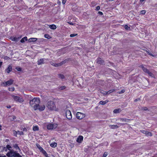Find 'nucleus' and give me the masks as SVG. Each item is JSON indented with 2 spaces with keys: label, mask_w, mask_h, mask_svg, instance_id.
I'll list each match as a JSON object with an SVG mask.
<instances>
[{
  "label": "nucleus",
  "mask_w": 157,
  "mask_h": 157,
  "mask_svg": "<svg viewBox=\"0 0 157 157\" xmlns=\"http://www.w3.org/2000/svg\"><path fill=\"white\" fill-rule=\"evenodd\" d=\"M17 134L20 135H23L24 133H23V132L18 131H17Z\"/></svg>",
  "instance_id": "41"
},
{
  "label": "nucleus",
  "mask_w": 157,
  "mask_h": 157,
  "mask_svg": "<svg viewBox=\"0 0 157 157\" xmlns=\"http://www.w3.org/2000/svg\"><path fill=\"white\" fill-rule=\"evenodd\" d=\"M11 118L10 119L11 120H14L16 119V117L14 116H12L10 117Z\"/></svg>",
  "instance_id": "35"
},
{
  "label": "nucleus",
  "mask_w": 157,
  "mask_h": 157,
  "mask_svg": "<svg viewBox=\"0 0 157 157\" xmlns=\"http://www.w3.org/2000/svg\"><path fill=\"white\" fill-rule=\"evenodd\" d=\"M57 127L56 124H49L47 125V129L48 130H51L55 129Z\"/></svg>",
  "instance_id": "6"
},
{
  "label": "nucleus",
  "mask_w": 157,
  "mask_h": 157,
  "mask_svg": "<svg viewBox=\"0 0 157 157\" xmlns=\"http://www.w3.org/2000/svg\"><path fill=\"white\" fill-rule=\"evenodd\" d=\"M107 153L105 152V153H104L103 157H106L107 156Z\"/></svg>",
  "instance_id": "50"
},
{
  "label": "nucleus",
  "mask_w": 157,
  "mask_h": 157,
  "mask_svg": "<svg viewBox=\"0 0 157 157\" xmlns=\"http://www.w3.org/2000/svg\"><path fill=\"white\" fill-rule=\"evenodd\" d=\"M83 137L81 136H79L77 139L76 141L78 143H81L83 140Z\"/></svg>",
  "instance_id": "12"
},
{
  "label": "nucleus",
  "mask_w": 157,
  "mask_h": 157,
  "mask_svg": "<svg viewBox=\"0 0 157 157\" xmlns=\"http://www.w3.org/2000/svg\"><path fill=\"white\" fill-rule=\"evenodd\" d=\"M39 130V128L37 126H35L33 127V131H38Z\"/></svg>",
  "instance_id": "29"
},
{
  "label": "nucleus",
  "mask_w": 157,
  "mask_h": 157,
  "mask_svg": "<svg viewBox=\"0 0 157 157\" xmlns=\"http://www.w3.org/2000/svg\"><path fill=\"white\" fill-rule=\"evenodd\" d=\"M47 59H41L38 60L37 61L38 64V65H40L42 64H44L47 62Z\"/></svg>",
  "instance_id": "10"
},
{
  "label": "nucleus",
  "mask_w": 157,
  "mask_h": 157,
  "mask_svg": "<svg viewBox=\"0 0 157 157\" xmlns=\"http://www.w3.org/2000/svg\"><path fill=\"white\" fill-rule=\"evenodd\" d=\"M148 109L146 107H142L140 109L144 110H147Z\"/></svg>",
  "instance_id": "36"
},
{
  "label": "nucleus",
  "mask_w": 157,
  "mask_h": 157,
  "mask_svg": "<svg viewBox=\"0 0 157 157\" xmlns=\"http://www.w3.org/2000/svg\"><path fill=\"white\" fill-rule=\"evenodd\" d=\"M66 1L67 0H63L62 1V4H64L65 3Z\"/></svg>",
  "instance_id": "51"
},
{
  "label": "nucleus",
  "mask_w": 157,
  "mask_h": 157,
  "mask_svg": "<svg viewBox=\"0 0 157 157\" xmlns=\"http://www.w3.org/2000/svg\"><path fill=\"white\" fill-rule=\"evenodd\" d=\"M146 12L145 10H142L141 11V13L142 14H144Z\"/></svg>",
  "instance_id": "43"
},
{
  "label": "nucleus",
  "mask_w": 157,
  "mask_h": 157,
  "mask_svg": "<svg viewBox=\"0 0 157 157\" xmlns=\"http://www.w3.org/2000/svg\"><path fill=\"white\" fill-rule=\"evenodd\" d=\"M140 131L141 132H142V133H143L144 134H146V132H147V131L144 130H141Z\"/></svg>",
  "instance_id": "46"
},
{
  "label": "nucleus",
  "mask_w": 157,
  "mask_h": 157,
  "mask_svg": "<svg viewBox=\"0 0 157 157\" xmlns=\"http://www.w3.org/2000/svg\"><path fill=\"white\" fill-rule=\"evenodd\" d=\"M117 125L119 126V127L123 125H124L122 123H117Z\"/></svg>",
  "instance_id": "47"
},
{
  "label": "nucleus",
  "mask_w": 157,
  "mask_h": 157,
  "mask_svg": "<svg viewBox=\"0 0 157 157\" xmlns=\"http://www.w3.org/2000/svg\"><path fill=\"white\" fill-rule=\"evenodd\" d=\"M113 0H109V1H113Z\"/></svg>",
  "instance_id": "59"
},
{
  "label": "nucleus",
  "mask_w": 157,
  "mask_h": 157,
  "mask_svg": "<svg viewBox=\"0 0 157 157\" xmlns=\"http://www.w3.org/2000/svg\"><path fill=\"white\" fill-rule=\"evenodd\" d=\"M47 106L48 108L51 110L57 111V109L55 103L52 101H48L47 105Z\"/></svg>",
  "instance_id": "2"
},
{
  "label": "nucleus",
  "mask_w": 157,
  "mask_h": 157,
  "mask_svg": "<svg viewBox=\"0 0 157 157\" xmlns=\"http://www.w3.org/2000/svg\"><path fill=\"white\" fill-rule=\"evenodd\" d=\"M121 111L120 109H116L114 110L113 112L114 113H120Z\"/></svg>",
  "instance_id": "20"
},
{
  "label": "nucleus",
  "mask_w": 157,
  "mask_h": 157,
  "mask_svg": "<svg viewBox=\"0 0 157 157\" xmlns=\"http://www.w3.org/2000/svg\"><path fill=\"white\" fill-rule=\"evenodd\" d=\"M12 70V67L11 65H9L8 66L6 70V72L8 73H10Z\"/></svg>",
  "instance_id": "15"
},
{
  "label": "nucleus",
  "mask_w": 157,
  "mask_h": 157,
  "mask_svg": "<svg viewBox=\"0 0 157 157\" xmlns=\"http://www.w3.org/2000/svg\"><path fill=\"white\" fill-rule=\"evenodd\" d=\"M37 107V109H38L40 111L44 110L45 108V106L44 105H39V104Z\"/></svg>",
  "instance_id": "11"
},
{
  "label": "nucleus",
  "mask_w": 157,
  "mask_h": 157,
  "mask_svg": "<svg viewBox=\"0 0 157 157\" xmlns=\"http://www.w3.org/2000/svg\"><path fill=\"white\" fill-rule=\"evenodd\" d=\"M124 92H125V90H121L119 91L118 93L119 94H122V93H124Z\"/></svg>",
  "instance_id": "45"
},
{
  "label": "nucleus",
  "mask_w": 157,
  "mask_h": 157,
  "mask_svg": "<svg viewBox=\"0 0 157 157\" xmlns=\"http://www.w3.org/2000/svg\"><path fill=\"white\" fill-rule=\"evenodd\" d=\"M119 120L121 122H127L128 120L126 118H121L119 119Z\"/></svg>",
  "instance_id": "25"
},
{
  "label": "nucleus",
  "mask_w": 157,
  "mask_h": 157,
  "mask_svg": "<svg viewBox=\"0 0 157 157\" xmlns=\"http://www.w3.org/2000/svg\"><path fill=\"white\" fill-rule=\"evenodd\" d=\"M40 103V100L39 98H34L30 101V105L35 110H37L38 105Z\"/></svg>",
  "instance_id": "1"
},
{
  "label": "nucleus",
  "mask_w": 157,
  "mask_h": 157,
  "mask_svg": "<svg viewBox=\"0 0 157 157\" xmlns=\"http://www.w3.org/2000/svg\"><path fill=\"white\" fill-rule=\"evenodd\" d=\"M37 40V38H31L29 39L28 41L29 42H34L36 41Z\"/></svg>",
  "instance_id": "19"
},
{
  "label": "nucleus",
  "mask_w": 157,
  "mask_h": 157,
  "mask_svg": "<svg viewBox=\"0 0 157 157\" xmlns=\"http://www.w3.org/2000/svg\"><path fill=\"white\" fill-rule=\"evenodd\" d=\"M13 147H14V149H15L16 150H17V151L20 152L21 151V150L20 149L19 147L18 146L17 144H13Z\"/></svg>",
  "instance_id": "14"
},
{
  "label": "nucleus",
  "mask_w": 157,
  "mask_h": 157,
  "mask_svg": "<svg viewBox=\"0 0 157 157\" xmlns=\"http://www.w3.org/2000/svg\"><path fill=\"white\" fill-rule=\"evenodd\" d=\"M12 97L14 101H18L20 103H22L24 101V100L22 98L17 96L12 95Z\"/></svg>",
  "instance_id": "4"
},
{
  "label": "nucleus",
  "mask_w": 157,
  "mask_h": 157,
  "mask_svg": "<svg viewBox=\"0 0 157 157\" xmlns=\"http://www.w3.org/2000/svg\"><path fill=\"white\" fill-rule=\"evenodd\" d=\"M138 100L137 99H135V100H134V101H135V102H136V101H138Z\"/></svg>",
  "instance_id": "57"
},
{
  "label": "nucleus",
  "mask_w": 157,
  "mask_h": 157,
  "mask_svg": "<svg viewBox=\"0 0 157 157\" xmlns=\"http://www.w3.org/2000/svg\"><path fill=\"white\" fill-rule=\"evenodd\" d=\"M145 135L147 136H152V134L151 132L147 131Z\"/></svg>",
  "instance_id": "27"
},
{
  "label": "nucleus",
  "mask_w": 157,
  "mask_h": 157,
  "mask_svg": "<svg viewBox=\"0 0 157 157\" xmlns=\"http://www.w3.org/2000/svg\"><path fill=\"white\" fill-rule=\"evenodd\" d=\"M6 155L8 157H22L17 151H14L13 150L8 152Z\"/></svg>",
  "instance_id": "3"
},
{
  "label": "nucleus",
  "mask_w": 157,
  "mask_h": 157,
  "mask_svg": "<svg viewBox=\"0 0 157 157\" xmlns=\"http://www.w3.org/2000/svg\"><path fill=\"white\" fill-rule=\"evenodd\" d=\"M141 67L144 72L150 76L152 77H154V75L150 72L147 69L144 67L143 65H142L141 66Z\"/></svg>",
  "instance_id": "5"
},
{
  "label": "nucleus",
  "mask_w": 157,
  "mask_h": 157,
  "mask_svg": "<svg viewBox=\"0 0 157 157\" xmlns=\"http://www.w3.org/2000/svg\"><path fill=\"white\" fill-rule=\"evenodd\" d=\"M6 148L7 149L10 151H11L12 150H11V148H12L11 147L9 144H8L6 145Z\"/></svg>",
  "instance_id": "31"
},
{
  "label": "nucleus",
  "mask_w": 157,
  "mask_h": 157,
  "mask_svg": "<svg viewBox=\"0 0 157 157\" xmlns=\"http://www.w3.org/2000/svg\"><path fill=\"white\" fill-rule=\"evenodd\" d=\"M12 40L14 41H17V37H15L13 38Z\"/></svg>",
  "instance_id": "49"
},
{
  "label": "nucleus",
  "mask_w": 157,
  "mask_h": 157,
  "mask_svg": "<svg viewBox=\"0 0 157 157\" xmlns=\"http://www.w3.org/2000/svg\"><path fill=\"white\" fill-rule=\"evenodd\" d=\"M21 130L23 131H27V129L25 127H23V126H21Z\"/></svg>",
  "instance_id": "34"
},
{
  "label": "nucleus",
  "mask_w": 157,
  "mask_h": 157,
  "mask_svg": "<svg viewBox=\"0 0 157 157\" xmlns=\"http://www.w3.org/2000/svg\"><path fill=\"white\" fill-rule=\"evenodd\" d=\"M37 147L39 149L40 151H41L42 150H43V149L42 147L40 146L39 144H37L36 145Z\"/></svg>",
  "instance_id": "26"
},
{
  "label": "nucleus",
  "mask_w": 157,
  "mask_h": 157,
  "mask_svg": "<svg viewBox=\"0 0 157 157\" xmlns=\"http://www.w3.org/2000/svg\"><path fill=\"white\" fill-rule=\"evenodd\" d=\"M124 28L125 29L127 30H128L130 29V27L128 26L127 25H125L124 26Z\"/></svg>",
  "instance_id": "33"
},
{
  "label": "nucleus",
  "mask_w": 157,
  "mask_h": 157,
  "mask_svg": "<svg viewBox=\"0 0 157 157\" xmlns=\"http://www.w3.org/2000/svg\"><path fill=\"white\" fill-rule=\"evenodd\" d=\"M27 40V38L26 36H25L20 41L21 43H24L25 41Z\"/></svg>",
  "instance_id": "24"
},
{
  "label": "nucleus",
  "mask_w": 157,
  "mask_h": 157,
  "mask_svg": "<svg viewBox=\"0 0 157 157\" xmlns=\"http://www.w3.org/2000/svg\"><path fill=\"white\" fill-rule=\"evenodd\" d=\"M2 157H6V156L5 155H4L3 156H2Z\"/></svg>",
  "instance_id": "58"
},
{
  "label": "nucleus",
  "mask_w": 157,
  "mask_h": 157,
  "mask_svg": "<svg viewBox=\"0 0 157 157\" xmlns=\"http://www.w3.org/2000/svg\"><path fill=\"white\" fill-rule=\"evenodd\" d=\"M66 116L67 118L69 120L71 119L72 118V116L71 112L69 110H66Z\"/></svg>",
  "instance_id": "9"
},
{
  "label": "nucleus",
  "mask_w": 157,
  "mask_h": 157,
  "mask_svg": "<svg viewBox=\"0 0 157 157\" xmlns=\"http://www.w3.org/2000/svg\"><path fill=\"white\" fill-rule=\"evenodd\" d=\"M144 0H140V2H144Z\"/></svg>",
  "instance_id": "56"
},
{
  "label": "nucleus",
  "mask_w": 157,
  "mask_h": 157,
  "mask_svg": "<svg viewBox=\"0 0 157 157\" xmlns=\"http://www.w3.org/2000/svg\"><path fill=\"white\" fill-rule=\"evenodd\" d=\"M13 82V81L12 79H10L7 81L3 82L2 85L4 86H10L12 84Z\"/></svg>",
  "instance_id": "7"
},
{
  "label": "nucleus",
  "mask_w": 157,
  "mask_h": 157,
  "mask_svg": "<svg viewBox=\"0 0 157 157\" xmlns=\"http://www.w3.org/2000/svg\"><path fill=\"white\" fill-rule=\"evenodd\" d=\"M97 63L100 64H103L104 63V61L101 58H98L97 60Z\"/></svg>",
  "instance_id": "13"
},
{
  "label": "nucleus",
  "mask_w": 157,
  "mask_h": 157,
  "mask_svg": "<svg viewBox=\"0 0 157 157\" xmlns=\"http://www.w3.org/2000/svg\"><path fill=\"white\" fill-rule=\"evenodd\" d=\"M2 62H0V68L1 67V66L2 65Z\"/></svg>",
  "instance_id": "53"
},
{
  "label": "nucleus",
  "mask_w": 157,
  "mask_h": 157,
  "mask_svg": "<svg viewBox=\"0 0 157 157\" xmlns=\"http://www.w3.org/2000/svg\"><path fill=\"white\" fill-rule=\"evenodd\" d=\"M16 69L18 71H21V69L20 67H16Z\"/></svg>",
  "instance_id": "44"
},
{
  "label": "nucleus",
  "mask_w": 157,
  "mask_h": 157,
  "mask_svg": "<svg viewBox=\"0 0 157 157\" xmlns=\"http://www.w3.org/2000/svg\"><path fill=\"white\" fill-rule=\"evenodd\" d=\"M9 90L10 91H13L14 90V88L13 87H12L9 88Z\"/></svg>",
  "instance_id": "38"
},
{
  "label": "nucleus",
  "mask_w": 157,
  "mask_h": 157,
  "mask_svg": "<svg viewBox=\"0 0 157 157\" xmlns=\"http://www.w3.org/2000/svg\"><path fill=\"white\" fill-rule=\"evenodd\" d=\"M0 157H2V156H0Z\"/></svg>",
  "instance_id": "61"
},
{
  "label": "nucleus",
  "mask_w": 157,
  "mask_h": 157,
  "mask_svg": "<svg viewBox=\"0 0 157 157\" xmlns=\"http://www.w3.org/2000/svg\"><path fill=\"white\" fill-rule=\"evenodd\" d=\"M44 37L48 39H50L51 38L50 36L48 34H45L44 36Z\"/></svg>",
  "instance_id": "30"
},
{
  "label": "nucleus",
  "mask_w": 157,
  "mask_h": 157,
  "mask_svg": "<svg viewBox=\"0 0 157 157\" xmlns=\"http://www.w3.org/2000/svg\"><path fill=\"white\" fill-rule=\"evenodd\" d=\"M85 116L84 114L78 112L76 114V117L78 119H82L84 118Z\"/></svg>",
  "instance_id": "8"
},
{
  "label": "nucleus",
  "mask_w": 157,
  "mask_h": 157,
  "mask_svg": "<svg viewBox=\"0 0 157 157\" xmlns=\"http://www.w3.org/2000/svg\"><path fill=\"white\" fill-rule=\"evenodd\" d=\"M100 9V7L99 6H98L96 7V10H98Z\"/></svg>",
  "instance_id": "48"
},
{
  "label": "nucleus",
  "mask_w": 157,
  "mask_h": 157,
  "mask_svg": "<svg viewBox=\"0 0 157 157\" xmlns=\"http://www.w3.org/2000/svg\"><path fill=\"white\" fill-rule=\"evenodd\" d=\"M77 35V34H75V33L71 34L70 35V36L71 37H73L76 36V35Z\"/></svg>",
  "instance_id": "40"
},
{
  "label": "nucleus",
  "mask_w": 157,
  "mask_h": 157,
  "mask_svg": "<svg viewBox=\"0 0 157 157\" xmlns=\"http://www.w3.org/2000/svg\"><path fill=\"white\" fill-rule=\"evenodd\" d=\"M6 107L7 108H11V106L10 105L7 106Z\"/></svg>",
  "instance_id": "55"
},
{
  "label": "nucleus",
  "mask_w": 157,
  "mask_h": 157,
  "mask_svg": "<svg viewBox=\"0 0 157 157\" xmlns=\"http://www.w3.org/2000/svg\"><path fill=\"white\" fill-rule=\"evenodd\" d=\"M68 23H69V24H70V25H73V23H72V22H68Z\"/></svg>",
  "instance_id": "54"
},
{
  "label": "nucleus",
  "mask_w": 157,
  "mask_h": 157,
  "mask_svg": "<svg viewBox=\"0 0 157 157\" xmlns=\"http://www.w3.org/2000/svg\"><path fill=\"white\" fill-rule=\"evenodd\" d=\"M109 127L112 129H116L119 127V126L116 125H109Z\"/></svg>",
  "instance_id": "17"
},
{
  "label": "nucleus",
  "mask_w": 157,
  "mask_h": 157,
  "mask_svg": "<svg viewBox=\"0 0 157 157\" xmlns=\"http://www.w3.org/2000/svg\"><path fill=\"white\" fill-rule=\"evenodd\" d=\"M48 26H49V27L52 29H55L56 28V26L55 25H48Z\"/></svg>",
  "instance_id": "18"
},
{
  "label": "nucleus",
  "mask_w": 157,
  "mask_h": 157,
  "mask_svg": "<svg viewBox=\"0 0 157 157\" xmlns=\"http://www.w3.org/2000/svg\"><path fill=\"white\" fill-rule=\"evenodd\" d=\"M108 101H109L107 100L105 101H101L99 102V104L103 105L108 102Z\"/></svg>",
  "instance_id": "22"
},
{
  "label": "nucleus",
  "mask_w": 157,
  "mask_h": 157,
  "mask_svg": "<svg viewBox=\"0 0 157 157\" xmlns=\"http://www.w3.org/2000/svg\"><path fill=\"white\" fill-rule=\"evenodd\" d=\"M13 132L14 136H17V132L15 130H13Z\"/></svg>",
  "instance_id": "37"
},
{
  "label": "nucleus",
  "mask_w": 157,
  "mask_h": 157,
  "mask_svg": "<svg viewBox=\"0 0 157 157\" xmlns=\"http://www.w3.org/2000/svg\"><path fill=\"white\" fill-rule=\"evenodd\" d=\"M66 88V87L65 86H62L59 87V89L60 90H63V89H65Z\"/></svg>",
  "instance_id": "42"
},
{
  "label": "nucleus",
  "mask_w": 157,
  "mask_h": 157,
  "mask_svg": "<svg viewBox=\"0 0 157 157\" xmlns=\"http://www.w3.org/2000/svg\"><path fill=\"white\" fill-rule=\"evenodd\" d=\"M50 145L52 147L55 148L57 147V143L54 142L51 143L50 144Z\"/></svg>",
  "instance_id": "21"
},
{
  "label": "nucleus",
  "mask_w": 157,
  "mask_h": 157,
  "mask_svg": "<svg viewBox=\"0 0 157 157\" xmlns=\"http://www.w3.org/2000/svg\"><path fill=\"white\" fill-rule=\"evenodd\" d=\"M63 62L60 63H51V64L52 65L54 66H55V67H58V66H61L63 64Z\"/></svg>",
  "instance_id": "16"
},
{
  "label": "nucleus",
  "mask_w": 157,
  "mask_h": 157,
  "mask_svg": "<svg viewBox=\"0 0 157 157\" xmlns=\"http://www.w3.org/2000/svg\"><path fill=\"white\" fill-rule=\"evenodd\" d=\"M114 91H115V90L114 89H112V90H109L107 92H108V94H110V93H111Z\"/></svg>",
  "instance_id": "39"
},
{
  "label": "nucleus",
  "mask_w": 157,
  "mask_h": 157,
  "mask_svg": "<svg viewBox=\"0 0 157 157\" xmlns=\"http://www.w3.org/2000/svg\"><path fill=\"white\" fill-rule=\"evenodd\" d=\"M1 129V126H0V130Z\"/></svg>",
  "instance_id": "60"
},
{
  "label": "nucleus",
  "mask_w": 157,
  "mask_h": 157,
  "mask_svg": "<svg viewBox=\"0 0 157 157\" xmlns=\"http://www.w3.org/2000/svg\"><path fill=\"white\" fill-rule=\"evenodd\" d=\"M58 77L61 79H63L64 78V76L61 74H59L58 75Z\"/></svg>",
  "instance_id": "28"
},
{
  "label": "nucleus",
  "mask_w": 157,
  "mask_h": 157,
  "mask_svg": "<svg viewBox=\"0 0 157 157\" xmlns=\"http://www.w3.org/2000/svg\"><path fill=\"white\" fill-rule=\"evenodd\" d=\"M98 13L101 15H102L103 14V13L101 11H99Z\"/></svg>",
  "instance_id": "52"
},
{
  "label": "nucleus",
  "mask_w": 157,
  "mask_h": 157,
  "mask_svg": "<svg viewBox=\"0 0 157 157\" xmlns=\"http://www.w3.org/2000/svg\"><path fill=\"white\" fill-rule=\"evenodd\" d=\"M101 93L104 95H106L108 94V92H107L105 91L104 90H101Z\"/></svg>",
  "instance_id": "32"
},
{
  "label": "nucleus",
  "mask_w": 157,
  "mask_h": 157,
  "mask_svg": "<svg viewBox=\"0 0 157 157\" xmlns=\"http://www.w3.org/2000/svg\"><path fill=\"white\" fill-rule=\"evenodd\" d=\"M46 157H48V155L47 153L44 150H42L41 151H40Z\"/></svg>",
  "instance_id": "23"
}]
</instances>
